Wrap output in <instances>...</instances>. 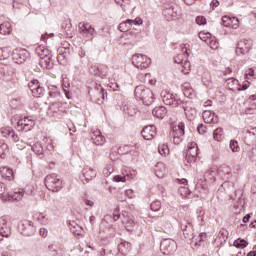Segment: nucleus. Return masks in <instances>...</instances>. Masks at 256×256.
<instances>
[{"label": "nucleus", "instance_id": "nucleus-49", "mask_svg": "<svg viewBox=\"0 0 256 256\" xmlns=\"http://www.w3.org/2000/svg\"><path fill=\"white\" fill-rule=\"evenodd\" d=\"M29 123H35V121L33 120H30L29 118H23V119H20L18 122H17V125L16 127H21L23 125H28Z\"/></svg>", "mask_w": 256, "mask_h": 256}, {"label": "nucleus", "instance_id": "nucleus-3", "mask_svg": "<svg viewBox=\"0 0 256 256\" xmlns=\"http://www.w3.org/2000/svg\"><path fill=\"white\" fill-rule=\"evenodd\" d=\"M46 189L52 191L53 193H57L63 189V180L59 177V175L52 173L45 177L44 180Z\"/></svg>", "mask_w": 256, "mask_h": 256}, {"label": "nucleus", "instance_id": "nucleus-29", "mask_svg": "<svg viewBox=\"0 0 256 256\" xmlns=\"http://www.w3.org/2000/svg\"><path fill=\"white\" fill-rule=\"evenodd\" d=\"M1 176L7 181H12L13 179V170L7 167L0 168Z\"/></svg>", "mask_w": 256, "mask_h": 256}, {"label": "nucleus", "instance_id": "nucleus-14", "mask_svg": "<svg viewBox=\"0 0 256 256\" xmlns=\"http://www.w3.org/2000/svg\"><path fill=\"white\" fill-rule=\"evenodd\" d=\"M141 135L146 141H151L155 135H157V128L155 125L146 126L142 131Z\"/></svg>", "mask_w": 256, "mask_h": 256}, {"label": "nucleus", "instance_id": "nucleus-31", "mask_svg": "<svg viewBox=\"0 0 256 256\" xmlns=\"http://www.w3.org/2000/svg\"><path fill=\"white\" fill-rule=\"evenodd\" d=\"M31 150L33 151V153H35V155H38V157H40V159H42L43 157V146H41V143L36 142L31 146Z\"/></svg>", "mask_w": 256, "mask_h": 256}, {"label": "nucleus", "instance_id": "nucleus-4", "mask_svg": "<svg viewBox=\"0 0 256 256\" xmlns=\"http://www.w3.org/2000/svg\"><path fill=\"white\" fill-rule=\"evenodd\" d=\"M183 135H185V123L180 122L177 126H174L169 133L170 139H173L174 145H179L183 141Z\"/></svg>", "mask_w": 256, "mask_h": 256}, {"label": "nucleus", "instance_id": "nucleus-6", "mask_svg": "<svg viewBox=\"0 0 256 256\" xmlns=\"http://www.w3.org/2000/svg\"><path fill=\"white\" fill-rule=\"evenodd\" d=\"M28 57H29V51H27V49L16 48L12 52V60L17 65H23V63L27 61Z\"/></svg>", "mask_w": 256, "mask_h": 256}, {"label": "nucleus", "instance_id": "nucleus-62", "mask_svg": "<svg viewBox=\"0 0 256 256\" xmlns=\"http://www.w3.org/2000/svg\"><path fill=\"white\" fill-rule=\"evenodd\" d=\"M37 220L39 223H41V225H47V217H45V215L39 214Z\"/></svg>", "mask_w": 256, "mask_h": 256}, {"label": "nucleus", "instance_id": "nucleus-41", "mask_svg": "<svg viewBox=\"0 0 256 256\" xmlns=\"http://www.w3.org/2000/svg\"><path fill=\"white\" fill-rule=\"evenodd\" d=\"M124 149L126 153H132V155H135V153H139V146L137 145H125Z\"/></svg>", "mask_w": 256, "mask_h": 256}, {"label": "nucleus", "instance_id": "nucleus-36", "mask_svg": "<svg viewBox=\"0 0 256 256\" xmlns=\"http://www.w3.org/2000/svg\"><path fill=\"white\" fill-rule=\"evenodd\" d=\"M247 245H249V242L242 238H238L234 241V247H237L238 249H245Z\"/></svg>", "mask_w": 256, "mask_h": 256}, {"label": "nucleus", "instance_id": "nucleus-54", "mask_svg": "<svg viewBox=\"0 0 256 256\" xmlns=\"http://www.w3.org/2000/svg\"><path fill=\"white\" fill-rule=\"evenodd\" d=\"M203 215H205V212H203V210H197V222L199 223V225H203V222L205 221Z\"/></svg>", "mask_w": 256, "mask_h": 256}, {"label": "nucleus", "instance_id": "nucleus-63", "mask_svg": "<svg viewBox=\"0 0 256 256\" xmlns=\"http://www.w3.org/2000/svg\"><path fill=\"white\" fill-rule=\"evenodd\" d=\"M113 181H115L116 183H125L126 179L125 176L116 175L114 176Z\"/></svg>", "mask_w": 256, "mask_h": 256}, {"label": "nucleus", "instance_id": "nucleus-48", "mask_svg": "<svg viewBox=\"0 0 256 256\" xmlns=\"http://www.w3.org/2000/svg\"><path fill=\"white\" fill-rule=\"evenodd\" d=\"M231 23H233V18L228 16L222 17V25L223 27H231Z\"/></svg>", "mask_w": 256, "mask_h": 256}, {"label": "nucleus", "instance_id": "nucleus-12", "mask_svg": "<svg viewBox=\"0 0 256 256\" xmlns=\"http://www.w3.org/2000/svg\"><path fill=\"white\" fill-rule=\"evenodd\" d=\"M181 229L183 231L185 239H192V241H195V232L193 230V224H191V222L187 220L182 222Z\"/></svg>", "mask_w": 256, "mask_h": 256}, {"label": "nucleus", "instance_id": "nucleus-18", "mask_svg": "<svg viewBox=\"0 0 256 256\" xmlns=\"http://www.w3.org/2000/svg\"><path fill=\"white\" fill-rule=\"evenodd\" d=\"M244 143H246V145H249L250 147L256 145V128H252L249 130L245 137Z\"/></svg>", "mask_w": 256, "mask_h": 256}, {"label": "nucleus", "instance_id": "nucleus-21", "mask_svg": "<svg viewBox=\"0 0 256 256\" xmlns=\"http://www.w3.org/2000/svg\"><path fill=\"white\" fill-rule=\"evenodd\" d=\"M217 169L210 168L204 173V179L208 183H214L217 177Z\"/></svg>", "mask_w": 256, "mask_h": 256}, {"label": "nucleus", "instance_id": "nucleus-11", "mask_svg": "<svg viewBox=\"0 0 256 256\" xmlns=\"http://www.w3.org/2000/svg\"><path fill=\"white\" fill-rule=\"evenodd\" d=\"M0 235L6 238L11 237V222L7 216L0 217Z\"/></svg>", "mask_w": 256, "mask_h": 256}, {"label": "nucleus", "instance_id": "nucleus-40", "mask_svg": "<svg viewBox=\"0 0 256 256\" xmlns=\"http://www.w3.org/2000/svg\"><path fill=\"white\" fill-rule=\"evenodd\" d=\"M158 153H160L162 155V157H167V155H169V146H167V144L159 145Z\"/></svg>", "mask_w": 256, "mask_h": 256}, {"label": "nucleus", "instance_id": "nucleus-58", "mask_svg": "<svg viewBox=\"0 0 256 256\" xmlns=\"http://www.w3.org/2000/svg\"><path fill=\"white\" fill-rule=\"evenodd\" d=\"M88 38H89V41H93V38L95 37V28L90 24L89 26V31H88Z\"/></svg>", "mask_w": 256, "mask_h": 256}, {"label": "nucleus", "instance_id": "nucleus-51", "mask_svg": "<svg viewBox=\"0 0 256 256\" xmlns=\"http://www.w3.org/2000/svg\"><path fill=\"white\" fill-rule=\"evenodd\" d=\"M96 89L98 91V95H101L102 99H107V90H105L103 86L99 85Z\"/></svg>", "mask_w": 256, "mask_h": 256}, {"label": "nucleus", "instance_id": "nucleus-22", "mask_svg": "<svg viewBox=\"0 0 256 256\" xmlns=\"http://www.w3.org/2000/svg\"><path fill=\"white\" fill-rule=\"evenodd\" d=\"M152 114L154 117H157V119H163L165 115H167V108L165 106H159L152 110Z\"/></svg>", "mask_w": 256, "mask_h": 256}, {"label": "nucleus", "instance_id": "nucleus-45", "mask_svg": "<svg viewBox=\"0 0 256 256\" xmlns=\"http://www.w3.org/2000/svg\"><path fill=\"white\" fill-rule=\"evenodd\" d=\"M181 65V72L184 73V75H187V73H189V69H191V62L185 60Z\"/></svg>", "mask_w": 256, "mask_h": 256}, {"label": "nucleus", "instance_id": "nucleus-34", "mask_svg": "<svg viewBox=\"0 0 256 256\" xmlns=\"http://www.w3.org/2000/svg\"><path fill=\"white\" fill-rule=\"evenodd\" d=\"M7 153H9V146L5 142H0V159H5Z\"/></svg>", "mask_w": 256, "mask_h": 256}, {"label": "nucleus", "instance_id": "nucleus-57", "mask_svg": "<svg viewBox=\"0 0 256 256\" xmlns=\"http://www.w3.org/2000/svg\"><path fill=\"white\" fill-rule=\"evenodd\" d=\"M207 45H209L210 49H219V43L216 40H208Z\"/></svg>", "mask_w": 256, "mask_h": 256}, {"label": "nucleus", "instance_id": "nucleus-35", "mask_svg": "<svg viewBox=\"0 0 256 256\" xmlns=\"http://www.w3.org/2000/svg\"><path fill=\"white\" fill-rule=\"evenodd\" d=\"M33 127H35V122H29V124H23L22 126H16L15 128L18 131H24L25 133H27V131H31Z\"/></svg>", "mask_w": 256, "mask_h": 256}, {"label": "nucleus", "instance_id": "nucleus-23", "mask_svg": "<svg viewBox=\"0 0 256 256\" xmlns=\"http://www.w3.org/2000/svg\"><path fill=\"white\" fill-rule=\"evenodd\" d=\"M70 231L73 233V235L81 236L83 233V227H81L77 222L70 221L69 222Z\"/></svg>", "mask_w": 256, "mask_h": 256}, {"label": "nucleus", "instance_id": "nucleus-1", "mask_svg": "<svg viewBox=\"0 0 256 256\" xmlns=\"http://www.w3.org/2000/svg\"><path fill=\"white\" fill-rule=\"evenodd\" d=\"M134 95L136 99L142 101L144 105H153V102L155 101L153 90L147 88L145 85L137 86L134 90Z\"/></svg>", "mask_w": 256, "mask_h": 256}, {"label": "nucleus", "instance_id": "nucleus-13", "mask_svg": "<svg viewBox=\"0 0 256 256\" xmlns=\"http://www.w3.org/2000/svg\"><path fill=\"white\" fill-rule=\"evenodd\" d=\"M95 177H97V171L93 168L86 167L82 170L80 179L82 183H89V181H92Z\"/></svg>", "mask_w": 256, "mask_h": 256}, {"label": "nucleus", "instance_id": "nucleus-43", "mask_svg": "<svg viewBox=\"0 0 256 256\" xmlns=\"http://www.w3.org/2000/svg\"><path fill=\"white\" fill-rule=\"evenodd\" d=\"M199 39H201V41H204V43H209V41L211 40V33L209 32H200L198 34Z\"/></svg>", "mask_w": 256, "mask_h": 256}, {"label": "nucleus", "instance_id": "nucleus-27", "mask_svg": "<svg viewBox=\"0 0 256 256\" xmlns=\"http://www.w3.org/2000/svg\"><path fill=\"white\" fill-rule=\"evenodd\" d=\"M48 251L52 256H63L65 255V250L63 248L57 247L56 245H49Z\"/></svg>", "mask_w": 256, "mask_h": 256}, {"label": "nucleus", "instance_id": "nucleus-39", "mask_svg": "<svg viewBox=\"0 0 256 256\" xmlns=\"http://www.w3.org/2000/svg\"><path fill=\"white\" fill-rule=\"evenodd\" d=\"M131 249V244L129 242H121L118 244V251L120 253H127Z\"/></svg>", "mask_w": 256, "mask_h": 256}, {"label": "nucleus", "instance_id": "nucleus-61", "mask_svg": "<svg viewBox=\"0 0 256 256\" xmlns=\"http://www.w3.org/2000/svg\"><path fill=\"white\" fill-rule=\"evenodd\" d=\"M197 25H205L207 23V19L204 16H198L196 18Z\"/></svg>", "mask_w": 256, "mask_h": 256}, {"label": "nucleus", "instance_id": "nucleus-8", "mask_svg": "<svg viewBox=\"0 0 256 256\" xmlns=\"http://www.w3.org/2000/svg\"><path fill=\"white\" fill-rule=\"evenodd\" d=\"M199 148L197 147V143L189 142L188 150L186 152L185 162L187 163H195L197 161V155H199Z\"/></svg>", "mask_w": 256, "mask_h": 256}, {"label": "nucleus", "instance_id": "nucleus-60", "mask_svg": "<svg viewBox=\"0 0 256 256\" xmlns=\"http://www.w3.org/2000/svg\"><path fill=\"white\" fill-rule=\"evenodd\" d=\"M92 73H93V75H97L98 77H101V65L93 66Z\"/></svg>", "mask_w": 256, "mask_h": 256}, {"label": "nucleus", "instance_id": "nucleus-26", "mask_svg": "<svg viewBox=\"0 0 256 256\" xmlns=\"http://www.w3.org/2000/svg\"><path fill=\"white\" fill-rule=\"evenodd\" d=\"M36 54L38 55V57H40V59H42L45 57H49L51 55V52L49 49H47V47H45V45H40L36 48Z\"/></svg>", "mask_w": 256, "mask_h": 256}, {"label": "nucleus", "instance_id": "nucleus-46", "mask_svg": "<svg viewBox=\"0 0 256 256\" xmlns=\"http://www.w3.org/2000/svg\"><path fill=\"white\" fill-rule=\"evenodd\" d=\"M230 149L233 153H239V143L236 140H231Z\"/></svg>", "mask_w": 256, "mask_h": 256}, {"label": "nucleus", "instance_id": "nucleus-17", "mask_svg": "<svg viewBox=\"0 0 256 256\" xmlns=\"http://www.w3.org/2000/svg\"><path fill=\"white\" fill-rule=\"evenodd\" d=\"M202 117H203L205 123L215 124L219 121V118L215 115V113L210 110L203 111Z\"/></svg>", "mask_w": 256, "mask_h": 256}, {"label": "nucleus", "instance_id": "nucleus-53", "mask_svg": "<svg viewBox=\"0 0 256 256\" xmlns=\"http://www.w3.org/2000/svg\"><path fill=\"white\" fill-rule=\"evenodd\" d=\"M39 85H40L39 80H32L28 84V87H29L30 91L33 93L37 89V86H39Z\"/></svg>", "mask_w": 256, "mask_h": 256}, {"label": "nucleus", "instance_id": "nucleus-64", "mask_svg": "<svg viewBox=\"0 0 256 256\" xmlns=\"http://www.w3.org/2000/svg\"><path fill=\"white\" fill-rule=\"evenodd\" d=\"M120 217H121V214L119 213V207H117L113 212V219L114 221H119Z\"/></svg>", "mask_w": 256, "mask_h": 256}, {"label": "nucleus", "instance_id": "nucleus-42", "mask_svg": "<svg viewBox=\"0 0 256 256\" xmlns=\"http://www.w3.org/2000/svg\"><path fill=\"white\" fill-rule=\"evenodd\" d=\"M213 137L215 141H223V128H217L214 130Z\"/></svg>", "mask_w": 256, "mask_h": 256}, {"label": "nucleus", "instance_id": "nucleus-52", "mask_svg": "<svg viewBox=\"0 0 256 256\" xmlns=\"http://www.w3.org/2000/svg\"><path fill=\"white\" fill-rule=\"evenodd\" d=\"M163 13L164 15H170L172 19L177 18V12H175L174 8H167Z\"/></svg>", "mask_w": 256, "mask_h": 256}, {"label": "nucleus", "instance_id": "nucleus-19", "mask_svg": "<svg viewBox=\"0 0 256 256\" xmlns=\"http://www.w3.org/2000/svg\"><path fill=\"white\" fill-rule=\"evenodd\" d=\"M91 139L94 145H103V143H105V137L103 136V134H101L100 130H95L91 134Z\"/></svg>", "mask_w": 256, "mask_h": 256}, {"label": "nucleus", "instance_id": "nucleus-44", "mask_svg": "<svg viewBox=\"0 0 256 256\" xmlns=\"http://www.w3.org/2000/svg\"><path fill=\"white\" fill-rule=\"evenodd\" d=\"M251 77L253 79H255V77H256V67L248 69L246 71L245 75H244V79H251Z\"/></svg>", "mask_w": 256, "mask_h": 256}, {"label": "nucleus", "instance_id": "nucleus-16", "mask_svg": "<svg viewBox=\"0 0 256 256\" xmlns=\"http://www.w3.org/2000/svg\"><path fill=\"white\" fill-rule=\"evenodd\" d=\"M181 51L183 54H179L174 58V62L178 65H182V63L189 57V44H183L181 46Z\"/></svg>", "mask_w": 256, "mask_h": 256}, {"label": "nucleus", "instance_id": "nucleus-5", "mask_svg": "<svg viewBox=\"0 0 256 256\" xmlns=\"http://www.w3.org/2000/svg\"><path fill=\"white\" fill-rule=\"evenodd\" d=\"M132 65H134L136 69H147L149 65H151V58L143 54H134L132 57Z\"/></svg>", "mask_w": 256, "mask_h": 256}, {"label": "nucleus", "instance_id": "nucleus-25", "mask_svg": "<svg viewBox=\"0 0 256 256\" xmlns=\"http://www.w3.org/2000/svg\"><path fill=\"white\" fill-rule=\"evenodd\" d=\"M227 86L230 89V91H240V85H239V80L235 78H229L226 80Z\"/></svg>", "mask_w": 256, "mask_h": 256}, {"label": "nucleus", "instance_id": "nucleus-59", "mask_svg": "<svg viewBox=\"0 0 256 256\" xmlns=\"http://www.w3.org/2000/svg\"><path fill=\"white\" fill-rule=\"evenodd\" d=\"M199 241L197 242V239L195 238V244L196 245H200V243H202V241H204L205 239H207V233H200V235L198 236Z\"/></svg>", "mask_w": 256, "mask_h": 256}, {"label": "nucleus", "instance_id": "nucleus-47", "mask_svg": "<svg viewBox=\"0 0 256 256\" xmlns=\"http://www.w3.org/2000/svg\"><path fill=\"white\" fill-rule=\"evenodd\" d=\"M45 93V89L41 87V84L37 86V88L33 91L32 95L33 97H41Z\"/></svg>", "mask_w": 256, "mask_h": 256}, {"label": "nucleus", "instance_id": "nucleus-32", "mask_svg": "<svg viewBox=\"0 0 256 256\" xmlns=\"http://www.w3.org/2000/svg\"><path fill=\"white\" fill-rule=\"evenodd\" d=\"M131 23V19H127L125 22H121L118 26L119 31H121V33H127V31H129V29L132 27Z\"/></svg>", "mask_w": 256, "mask_h": 256}, {"label": "nucleus", "instance_id": "nucleus-30", "mask_svg": "<svg viewBox=\"0 0 256 256\" xmlns=\"http://www.w3.org/2000/svg\"><path fill=\"white\" fill-rule=\"evenodd\" d=\"M48 89H49L48 95L52 99H57V97L61 95V92H59V87H57L56 85H49Z\"/></svg>", "mask_w": 256, "mask_h": 256}, {"label": "nucleus", "instance_id": "nucleus-56", "mask_svg": "<svg viewBox=\"0 0 256 256\" xmlns=\"http://www.w3.org/2000/svg\"><path fill=\"white\" fill-rule=\"evenodd\" d=\"M115 3H117V5H120L122 9H125V7H127V5L131 3V0H115Z\"/></svg>", "mask_w": 256, "mask_h": 256}, {"label": "nucleus", "instance_id": "nucleus-7", "mask_svg": "<svg viewBox=\"0 0 256 256\" xmlns=\"http://www.w3.org/2000/svg\"><path fill=\"white\" fill-rule=\"evenodd\" d=\"M161 97L164 105H169L171 107H179V105H181V100L171 92L162 91Z\"/></svg>", "mask_w": 256, "mask_h": 256}, {"label": "nucleus", "instance_id": "nucleus-28", "mask_svg": "<svg viewBox=\"0 0 256 256\" xmlns=\"http://www.w3.org/2000/svg\"><path fill=\"white\" fill-rule=\"evenodd\" d=\"M182 109L184 110V113L188 119H191V117H195L197 115V110H195V108H193L191 105H182Z\"/></svg>", "mask_w": 256, "mask_h": 256}, {"label": "nucleus", "instance_id": "nucleus-15", "mask_svg": "<svg viewBox=\"0 0 256 256\" xmlns=\"http://www.w3.org/2000/svg\"><path fill=\"white\" fill-rule=\"evenodd\" d=\"M1 134L3 137H7L8 139H11L14 143H19V135L15 133V130L11 127H6L1 129Z\"/></svg>", "mask_w": 256, "mask_h": 256}, {"label": "nucleus", "instance_id": "nucleus-37", "mask_svg": "<svg viewBox=\"0 0 256 256\" xmlns=\"http://www.w3.org/2000/svg\"><path fill=\"white\" fill-rule=\"evenodd\" d=\"M89 23L85 22H80L78 25V29L80 33H83V35H89Z\"/></svg>", "mask_w": 256, "mask_h": 256}, {"label": "nucleus", "instance_id": "nucleus-24", "mask_svg": "<svg viewBox=\"0 0 256 256\" xmlns=\"http://www.w3.org/2000/svg\"><path fill=\"white\" fill-rule=\"evenodd\" d=\"M23 195H25V191L23 189H18L13 194H8V201H21Z\"/></svg>", "mask_w": 256, "mask_h": 256}, {"label": "nucleus", "instance_id": "nucleus-2", "mask_svg": "<svg viewBox=\"0 0 256 256\" xmlns=\"http://www.w3.org/2000/svg\"><path fill=\"white\" fill-rule=\"evenodd\" d=\"M232 171L233 170L231 169V167L227 164H223L217 169L219 177H221L222 179H226V181L222 184V187H227L229 183H231V186L234 187L235 183H237V176H233Z\"/></svg>", "mask_w": 256, "mask_h": 256}, {"label": "nucleus", "instance_id": "nucleus-20", "mask_svg": "<svg viewBox=\"0 0 256 256\" xmlns=\"http://www.w3.org/2000/svg\"><path fill=\"white\" fill-rule=\"evenodd\" d=\"M53 55L46 56L44 58H40L39 65L42 69H51L53 67L52 62Z\"/></svg>", "mask_w": 256, "mask_h": 256}, {"label": "nucleus", "instance_id": "nucleus-55", "mask_svg": "<svg viewBox=\"0 0 256 256\" xmlns=\"http://www.w3.org/2000/svg\"><path fill=\"white\" fill-rule=\"evenodd\" d=\"M107 71L108 68L106 65H100V77L101 79H105V77H107Z\"/></svg>", "mask_w": 256, "mask_h": 256}, {"label": "nucleus", "instance_id": "nucleus-9", "mask_svg": "<svg viewBox=\"0 0 256 256\" xmlns=\"http://www.w3.org/2000/svg\"><path fill=\"white\" fill-rule=\"evenodd\" d=\"M160 249L164 252V255H173L177 251V242L172 239H165L160 244Z\"/></svg>", "mask_w": 256, "mask_h": 256}, {"label": "nucleus", "instance_id": "nucleus-33", "mask_svg": "<svg viewBox=\"0 0 256 256\" xmlns=\"http://www.w3.org/2000/svg\"><path fill=\"white\" fill-rule=\"evenodd\" d=\"M11 33V23L4 22L0 24V35H9Z\"/></svg>", "mask_w": 256, "mask_h": 256}, {"label": "nucleus", "instance_id": "nucleus-10", "mask_svg": "<svg viewBox=\"0 0 256 256\" xmlns=\"http://www.w3.org/2000/svg\"><path fill=\"white\" fill-rule=\"evenodd\" d=\"M251 51V42L247 39L240 40L236 45V55L241 57L247 55Z\"/></svg>", "mask_w": 256, "mask_h": 256}, {"label": "nucleus", "instance_id": "nucleus-38", "mask_svg": "<svg viewBox=\"0 0 256 256\" xmlns=\"http://www.w3.org/2000/svg\"><path fill=\"white\" fill-rule=\"evenodd\" d=\"M182 87H183L184 95L186 97H191V95H193V88L191 87V84L189 82L184 83Z\"/></svg>", "mask_w": 256, "mask_h": 256}, {"label": "nucleus", "instance_id": "nucleus-50", "mask_svg": "<svg viewBox=\"0 0 256 256\" xmlns=\"http://www.w3.org/2000/svg\"><path fill=\"white\" fill-rule=\"evenodd\" d=\"M150 209L152 211H159L161 209V201L156 200V201L152 202L150 205Z\"/></svg>", "mask_w": 256, "mask_h": 256}]
</instances>
